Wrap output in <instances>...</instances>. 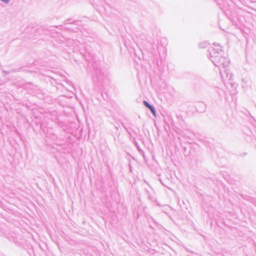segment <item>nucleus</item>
Segmentation results:
<instances>
[{
    "label": "nucleus",
    "instance_id": "1",
    "mask_svg": "<svg viewBox=\"0 0 256 256\" xmlns=\"http://www.w3.org/2000/svg\"><path fill=\"white\" fill-rule=\"evenodd\" d=\"M144 105L150 110V111L152 112V114L154 116H156V112H155L154 108L150 104L146 101H144Z\"/></svg>",
    "mask_w": 256,
    "mask_h": 256
},
{
    "label": "nucleus",
    "instance_id": "2",
    "mask_svg": "<svg viewBox=\"0 0 256 256\" xmlns=\"http://www.w3.org/2000/svg\"><path fill=\"white\" fill-rule=\"evenodd\" d=\"M2 1L6 3L8 2V0H1Z\"/></svg>",
    "mask_w": 256,
    "mask_h": 256
}]
</instances>
